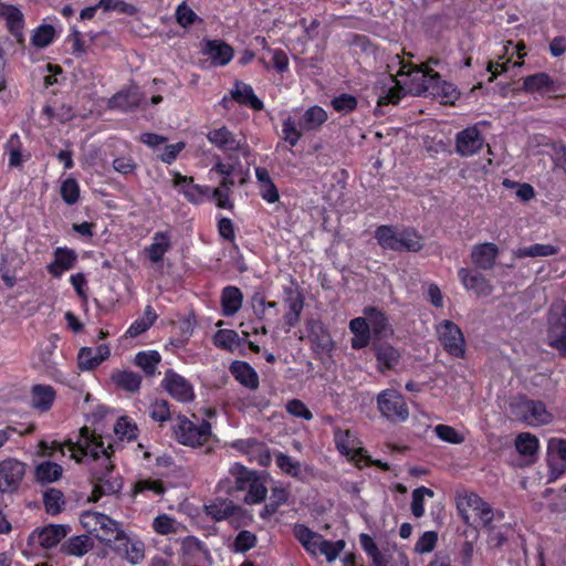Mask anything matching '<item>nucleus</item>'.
<instances>
[{
    "mask_svg": "<svg viewBox=\"0 0 566 566\" xmlns=\"http://www.w3.org/2000/svg\"><path fill=\"white\" fill-rule=\"evenodd\" d=\"M515 448L517 452L527 459L528 464L536 462L538 458L539 441L531 432L518 433L515 438Z\"/></svg>",
    "mask_w": 566,
    "mask_h": 566,
    "instance_id": "28",
    "label": "nucleus"
},
{
    "mask_svg": "<svg viewBox=\"0 0 566 566\" xmlns=\"http://www.w3.org/2000/svg\"><path fill=\"white\" fill-rule=\"evenodd\" d=\"M243 295L237 286H227L221 294V306L224 316H233L242 306Z\"/></svg>",
    "mask_w": 566,
    "mask_h": 566,
    "instance_id": "34",
    "label": "nucleus"
},
{
    "mask_svg": "<svg viewBox=\"0 0 566 566\" xmlns=\"http://www.w3.org/2000/svg\"><path fill=\"white\" fill-rule=\"evenodd\" d=\"M0 17L6 20L8 30L19 44L24 43V17L21 10L12 4L0 3Z\"/></svg>",
    "mask_w": 566,
    "mask_h": 566,
    "instance_id": "15",
    "label": "nucleus"
},
{
    "mask_svg": "<svg viewBox=\"0 0 566 566\" xmlns=\"http://www.w3.org/2000/svg\"><path fill=\"white\" fill-rule=\"evenodd\" d=\"M512 415L530 427H539L553 421V415L547 410L544 402L528 399L525 396L515 398L511 405Z\"/></svg>",
    "mask_w": 566,
    "mask_h": 566,
    "instance_id": "6",
    "label": "nucleus"
},
{
    "mask_svg": "<svg viewBox=\"0 0 566 566\" xmlns=\"http://www.w3.org/2000/svg\"><path fill=\"white\" fill-rule=\"evenodd\" d=\"M230 94L237 103L249 106L254 111H262L264 107L263 102L254 94L252 86L243 82L237 81Z\"/></svg>",
    "mask_w": 566,
    "mask_h": 566,
    "instance_id": "27",
    "label": "nucleus"
},
{
    "mask_svg": "<svg viewBox=\"0 0 566 566\" xmlns=\"http://www.w3.org/2000/svg\"><path fill=\"white\" fill-rule=\"evenodd\" d=\"M94 547V542L88 535H77L65 541L60 551L64 555L82 557Z\"/></svg>",
    "mask_w": 566,
    "mask_h": 566,
    "instance_id": "32",
    "label": "nucleus"
},
{
    "mask_svg": "<svg viewBox=\"0 0 566 566\" xmlns=\"http://www.w3.org/2000/svg\"><path fill=\"white\" fill-rule=\"evenodd\" d=\"M380 413L390 421L402 422L409 417L405 398L395 389H386L377 396Z\"/></svg>",
    "mask_w": 566,
    "mask_h": 566,
    "instance_id": "9",
    "label": "nucleus"
},
{
    "mask_svg": "<svg viewBox=\"0 0 566 566\" xmlns=\"http://www.w3.org/2000/svg\"><path fill=\"white\" fill-rule=\"evenodd\" d=\"M150 418L157 422H165L170 419L169 403L165 399H156L149 407Z\"/></svg>",
    "mask_w": 566,
    "mask_h": 566,
    "instance_id": "58",
    "label": "nucleus"
},
{
    "mask_svg": "<svg viewBox=\"0 0 566 566\" xmlns=\"http://www.w3.org/2000/svg\"><path fill=\"white\" fill-rule=\"evenodd\" d=\"M143 95L138 88L120 91L112 96L107 103L109 109L133 111L140 105Z\"/></svg>",
    "mask_w": 566,
    "mask_h": 566,
    "instance_id": "25",
    "label": "nucleus"
},
{
    "mask_svg": "<svg viewBox=\"0 0 566 566\" xmlns=\"http://www.w3.org/2000/svg\"><path fill=\"white\" fill-rule=\"evenodd\" d=\"M43 504L48 514H60L65 506L63 492L55 488L48 489L43 494Z\"/></svg>",
    "mask_w": 566,
    "mask_h": 566,
    "instance_id": "42",
    "label": "nucleus"
},
{
    "mask_svg": "<svg viewBox=\"0 0 566 566\" xmlns=\"http://www.w3.org/2000/svg\"><path fill=\"white\" fill-rule=\"evenodd\" d=\"M437 335L443 349L451 356L462 358L465 340L461 328L452 321L444 319L437 326Z\"/></svg>",
    "mask_w": 566,
    "mask_h": 566,
    "instance_id": "10",
    "label": "nucleus"
},
{
    "mask_svg": "<svg viewBox=\"0 0 566 566\" xmlns=\"http://www.w3.org/2000/svg\"><path fill=\"white\" fill-rule=\"evenodd\" d=\"M61 197L67 205H74L80 197V187L75 179L69 178L61 186Z\"/></svg>",
    "mask_w": 566,
    "mask_h": 566,
    "instance_id": "60",
    "label": "nucleus"
},
{
    "mask_svg": "<svg viewBox=\"0 0 566 566\" xmlns=\"http://www.w3.org/2000/svg\"><path fill=\"white\" fill-rule=\"evenodd\" d=\"M160 361L161 356L157 350L139 352L134 358V364L142 368L147 377L156 374Z\"/></svg>",
    "mask_w": 566,
    "mask_h": 566,
    "instance_id": "40",
    "label": "nucleus"
},
{
    "mask_svg": "<svg viewBox=\"0 0 566 566\" xmlns=\"http://www.w3.org/2000/svg\"><path fill=\"white\" fill-rule=\"evenodd\" d=\"M202 52L210 57L213 65L219 66L228 64L233 57V49L220 40L206 41Z\"/></svg>",
    "mask_w": 566,
    "mask_h": 566,
    "instance_id": "22",
    "label": "nucleus"
},
{
    "mask_svg": "<svg viewBox=\"0 0 566 566\" xmlns=\"http://www.w3.org/2000/svg\"><path fill=\"white\" fill-rule=\"evenodd\" d=\"M54 36V28L50 24H42L33 31L31 42L35 48L43 49L53 42Z\"/></svg>",
    "mask_w": 566,
    "mask_h": 566,
    "instance_id": "49",
    "label": "nucleus"
},
{
    "mask_svg": "<svg viewBox=\"0 0 566 566\" xmlns=\"http://www.w3.org/2000/svg\"><path fill=\"white\" fill-rule=\"evenodd\" d=\"M81 523L88 533L95 534L96 538L106 545H111L117 532L122 530L118 522L99 512L82 513Z\"/></svg>",
    "mask_w": 566,
    "mask_h": 566,
    "instance_id": "7",
    "label": "nucleus"
},
{
    "mask_svg": "<svg viewBox=\"0 0 566 566\" xmlns=\"http://www.w3.org/2000/svg\"><path fill=\"white\" fill-rule=\"evenodd\" d=\"M375 238L385 250L419 252L423 248V238L412 228L397 231L392 226H379Z\"/></svg>",
    "mask_w": 566,
    "mask_h": 566,
    "instance_id": "3",
    "label": "nucleus"
},
{
    "mask_svg": "<svg viewBox=\"0 0 566 566\" xmlns=\"http://www.w3.org/2000/svg\"><path fill=\"white\" fill-rule=\"evenodd\" d=\"M114 431L120 440L132 441L137 437V427L129 421L126 417L117 420Z\"/></svg>",
    "mask_w": 566,
    "mask_h": 566,
    "instance_id": "52",
    "label": "nucleus"
},
{
    "mask_svg": "<svg viewBox=\"0 0 566 566\" xmlns=\"http://www.w3.org/2000/svg\"><path fill=\"white\" fill-rule=\"evenodd\" d=\"M321 546L317 549V555H324L328 562H333L343 551L345 543L344 541L331 542L322 537L319 542Z\"/></svg>",
    "mask_w": 566,
    "mask_h": 566,
    "instance_id": "53",
    "label": "nucleus"
},
{
    "mask_svg": "<svg viewBox=\"0 0 566 566\" xmlns=\"http://www.w3.org/2000/svg\"><path fill=\"white\" fill-rule=\"evenodd\" d=\"M364 318L368 323L369 329L377 338H387L394 334V329L389 324L387 315L378 307H365Z\"/></svg>",
    "mask_w": 566,
    "mask_h": 566,
    "instance_id": "16",
    "label": "nucleus"
},
{
    "mask_svg": "<svg viewBox=\"0 0 566 566\" xmlns=\"http://www.w3.org/2000/svg\"><path fill=\"white\" fill-rule=\"evenodd\" d=\"M459 279L467 290L473 291L478 296H489L493 287L485 276L476 271L461 268L458 271Z\"/></svg>",
    "mask_w": 566,
    "mask_h": 566,
    "instance_id": "18",
    "label": "nucleus"
},
{
    "mask_svg": "<svg viewBox=\"0 0 566 566\" xmlns=\"http://www.w3.org/2000/svg\"><path fill=\"white\" fill-rule=\"evenodd\" d=\"M546 461L548 465V481H556L566 471V439L551 438L548 440Z\"/></svg>",
    "mask_w": 566,
    "mask_h": 566,
    "instance_id": "12",
    "label": "nucleus"
},
{
    "mask_svg": "<svg viewBox=\"0 0 566 566\" xmlns=\"http://www.w3.org/2000/svg\"><path fill=\"white\" fill-rule=\"evenodd\" d=\"M71 527L65 524H51L38 532L36 538L43 548L56 546L70 533Z\"/></svg>",
    "mask_w": 566,
    "mask_h": 566,
    "instance_id": "26",
    "label": "nucleus"
},
{
    "mask_svg": "<svg viewBox=\"0 0 566 566\" xmlns=\"http://www.w3.org/2000/svg\"><path fill=\"white\" fill-rule=\"evenodd\" d=\"M170 248L171 240L169 232L160 231L154 234L151 244L146 247L144 252L151 263H160Z\"/></svg>",
    "mask_w": 566,
    "mask_h": 566,
    "instance_id": "29",
    "label": "nucleus"
},
{
    "mask_svg": "<svg viewBox=\"0 0 566 566\" xmlns=\"http://www.w3.org/2000/svg\"><path fill=\"white\" fill-rule=\"evenodd\" d=\"M174 186L192 203H199L210 195L209 187L196 185L191 177L184 176L180 172H174Z\"/></svg>",
    "mask_w": 566,
    "mask_h": 566,
    "instance_id": "14",
    "label": "nucleus"
},
{
    "mask_svg": "<svg viewBox=\"0 0 566 566\" xmlns=\"http://www.w3.org/2000/svg\"><path fill=\"white\" fill-rule=\"evenodd\" d=\"M113 382L120 389L135 394L142 385V376L130 370H117L112 375Z\"/></svg>",
    "mask_w": 566,
    "mask_h": 566,
    "instance_id": "37",
    "label": "nucleus"
},
{
    "mask_svg": "<svg viewBox=\"0 0 566 566\" xmlns=\"http://www.w3.org/2000/svg\"><path fill=\"white\" fill-rule=\"evenodd\" d=\"M558 252V248L552 244L536 243L530 247L520 248L514 251V256L522 258H537V256H551Z\"/></svg>",
    "mask_w": 566,
    "mask_h": 566,
    "instance_id": "44",
    "label": "nucleus"
},
{
    "mask_svg": "<svg viewBox=\"0 0 566 566\" xmlns=\"http://www.w3.org/2000/svg\"><path fill=\"white\" fill-rule=\"evenodd\" d=\"M30 395L31 407L40 412L49 411L56 398L55 389L50 385L42 384L32 386Z\"/></svg>",
    "mask_w": 566,
    "mask_h": 566,
    "instance_id": "23",
    "label": "nucleus"
},
{
    "mask_svg": "<svg viewBox=\"0 0 566 566\" xmlns=\"http://www.w3.org/2000/svg\"><path fill=\"white\" fill-rule=\"evenodd\" d=\"M235 506L232 501L227 499H217L210 504L206 505L207 515L211 516L214 521L229 520L235 512Z\"/></svg>",
    "mask_w": 566,
    "mask_h": 566,
    "instance_id": "39",
    "label": "nucleus"
},
{
    "mask_svg": "<svg viewBox=\"0 0 566 566\" xmlns=\"http://www.w3.org/2000/svg\"><path fill=\"white\" fill-rule=\"evenodd\" d=\"M328 116L324 108L317 105L308 107L302 115L298 127L305 132L317 130L326 120Z\"/></svg>",
    "mask_w": 566,
    "mask_h": 566,
    "instance_id": "33",
    "label": "nucleus"
},
{
    "mask_svg": "<svg viewBox=\"0 0 566 566\" xmlns=\"http://www.w3.org/2000/svg\"><path fill=\"white\" fill-rule=\"evenodd\" d=\"M63 469L51 461L40 463L35 469V478L41 483H52L62 476Z\"/></svg>",
    "mask_w": 566,
    "mask_h": 566,
    "instance_id": "43",
    "label": "nucleus"
},
{
    "mask_svg": "<svg viewBox=\"0 0 566 566\" xmlns=\"http://www.w3.org/2000/svg\"><path fill=\"white\" fill-rule=\"evenodd\" d=\"M437 437L448 443L460 444L464 441V436L448 424H438L434 427Z\"/></svg>",
    "mask_w": 566,
    "mask_h": 566,
    "instance_id": "54",
    "label": "nucleus"
},
{
    "mask_svg": "<svg viewBox=\"0 0 566 566\" xmlns=\"http://www.w3.org/2000/svg\"><path fill=\"white\" fill-rule=\"evenodd\" d=\"M375 352L379 366L391 369L399 363V352L388 344L376 346Z\"/></svg>",
    "mask_w": 566,
    "mask_h": 566,
    "instance_id": "46",
    "label": "nucleus"
},
{
    "mask_svg": "<svg viewBox=\"0 0 566 566\" xmlns=\"http://www.w3.org/2000/svg\"><path fill=\"white\" fill-rule=\"evenodd\" d=\"M77 254L74 250L67 248H56L54 251V261L46 269L54 277H60L63 272L74 268Z\"/></svg>",
    "mask_w": 566,
    "mask_h": 566,
    "instance_id": "24",
    "label": "nucleus"
},
{
    "mask_svg": "<svg viewBox=\"0 0 566 566\" xmlns=\"http://www.w3.org/2000/svg\"><path fill=\"white\" fill-rule=\"evenodd\" d=\"M285 302L289 307V311L284 315L285 324L289 327H294L300 322L301 313L304 307V296L297 290L287 289Z\"/></svg>",
    "mask_w": 566,
    "mask_h": 566,
    "instance_id": "30",
    "label": "nucleus"
},
{
    "mask_svg": "<svg viewBox=\"0 0 566 566\" xmlns=\"http://www.w3.org/2000/svg\"><path fill=\"white\" fill-rule=\"evenodd\" d=\"M286 410L294 417L302 418L304 420H311L313 418V413L306 407V405L298 400L292 399L286 403Z\"/></svg>",
    "mask_w": 566,
    "mask_h": 566,
    "instance_id": "64",
    "label": "nucleus"
},
{
    "mask_svg": "<svg viewBox=\"0 0 566 566\" xmlns=\"http://www.w3.org/2000/svg\"><path fill=\"white\" fill-rule=\"evenodd\" d=\"M229 473L234 479V491H244L256 476L255 472L249 471L240 463H234L230 468Z\"/></svg>",
    "mask_w": 566,
    "mask_h": 566,
    "instance_id": "45",
    "label": "nucleus"
},
{
    "mask_svg": "<svg viewBox=\"0 0 566 566\" xmlns=\"http://www.w3.org/2000/svg\"><path fill=\"white\" fill-rule=\"evenodd\" d=\"M133 491L135 494L151 491L156 495H163L166 491V488L160 480L145 479L137 481Z\"/></svg>",
    "mask_w": 566,
    "mask_h": 566,
    "instance_id": "62",
    "label": "nucleus"
},
{
    "mask_svg": "<svg viewBox=\"0 0 566 566\" xmlns=\"http://www.w3.org/2000/svg\"><path fill=\"white\" fill-rule=\"evenodd\" d=\"M521 91L527 94H539L553 98L566 96L564 83L552 77L546 72H538L523 77Z\"/></svg>",
    "mask_w": 566,
    "mask_h": 566,
    "instance_id": "8",
    "label": "nucleus"
},
{
    "mask_svg": "<svg viewBox=\"0 0 566 566\" xmlns=\"http://www.w3.org/2000/svg\"><path fill=\"white\" fill-rule=\"evenodd\" d=\"M25 474L24 463L15 459H6L0 462V492L15 491Z\"/></svg>",
    "mask_w": 566,
    "mask_h": 566,
    "instance_id": "13",
    "label": "nucleus"
},
{
    "mask_svg": "<svg viewBox=\"0 0 566 566\" xmlns=\"http://www.w3.org/2000/svg\"><path fill=\"white\" fill-rule=\"evenodd\" d=\"M457 509L464 524L471 525L469 511H472L475 513L481 525L489 531L494 528L492 522L496 516L499 518L504 516L502 512L495 513L492 506L476 493L459 494L457 497Z\"/></svg>",
    "mask_w": 566,
    "mask_h": 566,
    "instance_id": "5",
    "label": "nucleus"
},
{
    "mask_svg": "<svg viewBox=\"0 0 566 566\" xmlns=\"http://www.w3.org/2000/svg\"><path fill=\"white\" fill-rule=\"evenodd\" d=\"M247 490L248 493L244 497L247 504L261 503L266 497L268 489L258 475L252 480Z\"/></svg>",
    "mask_w": 566,
    "mask_h": 566,
    "instance_id": "50",
    "label": "nucleus"
},
{
    "mask_svg": "<svg viewBox=\"0 0 566 566\" xmlns=\"http://www.w3.org/2000/svg\"><path fill=\"white\" fill-rule=\"evenodd\" d=\"M302 130L296 127V123L292 117H287L282 124V134L284 142L290 146H295L302 137Z\"/></svg>",
    "mask_w": 566,
    "mask_h": 566,
    "instance_id": "57",
    "label": "nucleus"
},
{
    "mask_svg": "<svg viewBox=\"0 0 566 566\" xmlns=\"http://www.w3.org/2000/svg\"><path fill=\"white\" fill-rule=\"evenodd\" d=\"M174 421V438L182 446L198 448L211 438V424L207 420L195 422L184 415H178Z\"/></svg>",
    "mask_w": 566,
    "mask_h": 566,
    "instance_id": "4",
    "label": "nucleus"
},
{
    "mask_svg": "<svg viewBox=\"0 0 566 566\" xmlns=\"http://www.w3.org/2000/svg\"><path fill=\"white\" fill-rule=\"evenodd\" d=\"M432 497L434 495L431 489L426 486L417 488L412 491L411 512L415 517H422L424 514V496Z\"/></svg>",
    "mask_w": 566,
    "mask_h": 566,
    "instance_id": "51",
    "label": "nucleus"
},
{
    "mask_svg": "<svg viewBox=\"0 0 566 566\" xmlns=\"http://www.w3.org/2000/svg\"><path fill=\"white\" fill-rule=\"evenodd\" d=\"M277 467L286 474L291 476H298L301 474V464L298 461L293 460L290 455L279 453L276 455Z\"/></svg>",
    "mask_w": 566,
    "mask_h": 566,
    "instance_id": "61",
    "label": "nucleus"
},
{
    "mask_svg": "<svg viewBox=\"0 0 566 566\" xmlns=\"http://www.w3.org/2000/svg\"><path fill=\"white\" fill-rule=\"evenodd\" d=\"M349 329L354 334L350 340L354 349H360L368 345L370 339V329L364 317H356L349 322Z\"/></svg>",
    "mask_w": 566,
    "mask_h": 566,
    "instance_id": "35",
    "label": "nucleus"
},
{
    "mask_svg": "<svg viewBox=\"0 0 566 566\" xmlns=\"http://www.w3.org/2000/svg\"><path fill=\"white\" fill-rule=\"evenodd\" d=\"M332 106L340 113H350L357 107V99L350 94H342L332 101Z\"/></svg>",
    "mask_w": 566,
    "mask_h": 566,
    "instance_id": "63",
    "label": "nucleus"
},
{
    "mask_svg": "<svg viewBox=\"0 0 566 566\" xmlns=\"http://www.w3.org/2000/svg\"><path fill=\"white\" fill-rule=\"evenodd\" d=\"M161 387L179 402L187 403L195 399V390L190 381L172 369L166 370Z\"/></svg>",
    "mask_w": 566,
    "mask_h": 566,
    "instance_id": "11",
    "label": "nucleus"
},
{
    "mask_svg": "<svg viewBox=\"0 0 566 566\" xmlns=\"http://www.w3.org/2000/svg\"><path fill=\"white\" fill-rule=\"evenodd\" d=\"M294 535L308 553L317 555V549L321 546L319 542L323 537L321 534L313 532L303 524H297L294 526Z\"/></svg>",
    "mask_w": 566,
    "mask_h": 566,
    "instance_id": "38",
    "label": "nucleus"
},
{
    "mask_svg": "<svg viewBox=\"0 0 566 566\" xmlns=\"http://www.w3.org/2000/svg\"><path fill=\"white\" fill-rule=\"evenodd\" d=\"M111 355L109 347L105 344L96 348L83 347L77 355V367L80 370H93L98 367Z\"/></svg>",
    "mask_w": 566,
    "mask_h": 566,
    "instance_id": "17",
    "label": "nucleus"
},
{
    "mask_svg": "<svg viewBox=\"0 0 566 566\" xmlns=\"http://www.w3.org/2000/svg\"><path fill=\"white\" fill-rule=\"evenodd\" d=\"M389 80L391 83L390 86H388L387 88L382 87L381 93L378 96V101H377L378 106L388 105V104L396 105L406 95V90L399 85L396 77L390 75Z\"/></svg>",
    "mask_w": 566,
    "mask_h": 566,
    "instance_id": "41",
    "label": "nucleus"
},
{
    "mask_svg": "<svg viewBox=\"0 0 566 566\" xmlns=\"http://www.w3.org/2000/svg\"><path fill=\"white\" fill-rule=\"evenodd\" d=\"M438 542V534L434 531L424 532L415 545V552L418 554L431 553Z\"/></svg>",
    "mask_w": 566,
    "mask_h": 566,
    "instance_id": "59",
    "label": "nucleus"
},
{
    "mask_svg": "<svg viewBox=\"0 0 566 566\" xmlns=\"http://www.w3.org/2000/svg\"><path fill=\"white\" fill-rule=\"evenodd\" d=\"M483 146V137L475 127L463 129L457 135V151L469 157L476 154Z\"/></svg>",
    "mask_w": 566,
    "mask_h": 566,
    "instance_id": "20",
    "label": "nucleus"
},
{
    "mask_svg": "<svg viewBox=\"0 0 566 566\" xmlns=\"http://www.w3.org/2000/svg\"><path fill=\"white\" fill-rule=\"evenodd\" d=\"M547 322V335L566 332V304L564 302H557L551 306Z\"/></svg>",
    "mask_w": 566,
    "mask_h": 566,
    "instance_id": "36",
    "label": "nucleus"
},
{
    "mask_svg": "<svg viewBox=\"0 0 566 566\" xmlns=\"http://www.w3.org/2000/svg\"><path fill=\"white\" fill-rule=\"evenodd\" d=\"M500 250L495 243L485 242L473 245L471 261L480 270H491L499 256Z\"/></svg>",
    "mask_w": 566,
    "mask_h": 566,
    "instance_id": "19",
    "label": "nucleus"
},
{
    "mask_svg": "<svg viewBox=\"0 0 566 566\" xmlns=\"http://www.w3.org/2000/svg\"><path fill=\"white\" fill-rule=\"evenodd\" d=\"M359 544L361 548L366 552V554L371 558L374 566H386L384 556L380 553L373 537H370L368 534L363 533L359 535Z\"/></svg>",
    "mask_w": 566,
    "mask_h": 566,
    "instance_id": "48",
    "label": "nucleus"
},
{
    "mask_svg": "<svg viewBox=\"0 0 566 566\" xmlns=\"http://www.w3.org/2000/svg\"><path fill=\"white\" fill-rule=\"evenodd\" d=\"M207 139L223 151H241L243 149L241 142L226 126L211 129L207 134Z\"/></svg>",
    "mask_w": 566,
    "mask_h": 566,
    "instance_id": "21",
    "label": "nucleus"
},
{
    "mask_svg": "<svg viewBox=\"0 0 566 566\" xmlns=\"http://www.w3.org/2000/svg\"><path fill=\"white\" fill-rule=\"evenodd\" d=\"M244 342L233 329H220L213 336V344L221 349L232 350Z\"/></svg>",
    "mask_w": 566,
    "mask_h": 566,
    "instance_id": "47",
    "label": "nucleus"
},
{
    "mask_svg": "<svg viewBox=\"0 0 566 566\" xmlns=\"http://www.w3.org/2000/svg\"><path fill=\"white\" fill-rule=\"evenodd\" d=\"M175 17L177 23L182 28H188L200 20L197 13L185 1L177 7Z\"/></svg>",
    "mask_w": 566,
    "mask_h": 566,
    "instance_id": "55",
    "label": "nucleus"
},
{
    "mask_svg": "<svg viewBox=\"0 0 566 566\" xmlns=\"http://www.w3.org/2000/svg\"><path fill=\"white\" fill-rule=\"evenodd\" d=\"M55 449L64 454V448L71 453V458L80 462L82 457L91 455L96 462L92 468V479L94 488L90 501L96 502L103 495L116 494L122 490V479L113 474V465L102 442L97 441L87 427L80 431V438L76 442L67 440L64 444L54 442Z\"/></svg>",
    "mask_w": 566,
    "mask_h": 566,
    "instance_id": "1",
    "label": "nucleus"
},
{
    "mask_svg": "<svg viewBox=\"0 0 566 566\" xmlns=\"http://www.w3.org/2000/svg\"><path fill=\"white\" fill-rule=\"evenodd\" d=\"M408 74L421 78V84L417 88V94L432 95L439 98L441 104H453L459 97V92L451 83L441 80L439 73L434 72L427 64H422L405 72V66L398 72V75Z\"/></svg>",
    "mask_w": 566,
    "mask_h": 566,
    "instance_id": "2",
    "label": "nucleus"
},
{
    "mask_svg": "<svg viewBox=\"0 0 566 566\" xmlns=\"http://www.w3.org/2000/svg\"><path fill=\"white\" fill-rule=\"evenodd\" d=\"M256 545V536L250 531H241L235 536L232 548L238 553H245Z\"/></svg>",
    "mask_w": 566,
    "mask_h": 566,
    "instance_id": "56",
    "label": "nucleus"
},
{
    "mask_svg": "<svg viewBox=\"0 0 566 566\" xmlns=\"http://www.w3.org/2000/svg\"><path fill=\"white\" fill-rule=\"evenodd\" d=\"M232 376L244 387L255 390L259 387L256 371L245 361L235 360L230 366Z\"/></svg>",
    "mask_w": 566,
    "mask_h": 566,
    "instance_id": "31",
    "label": "nucleus"
}]
</instances>
